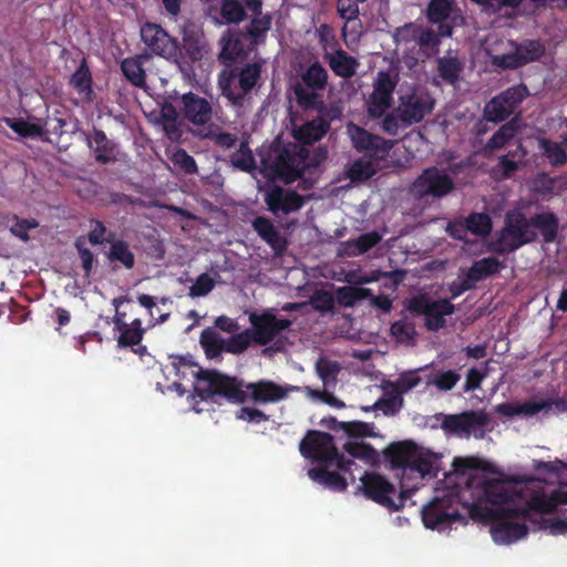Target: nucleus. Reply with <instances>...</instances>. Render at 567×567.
Instances as JSON below:
<instances>
[{
	"label": "nucleus",
	"instance_id": "obj_1",
	"mask_svg": "<svg viewBox=\"0 0 567 567\" xmlns=\"http://www.w3.org/2000/svg\"><path fill=\"white\" fill-rule=\"evenodd\" d=\"M514 482L512 478L484 481L478 497L471 504H464L468 516L475 522L489 524L492 538L499 545H507L525 537L528 524L535 529L548 528L553 535L567 534V518L540 517L530 507V498L523 507L507 505L522 496Z\"/></svg>",
	"mask_w": 567,
	"mask_h": 567
},
{
	"label": "nucleus",
	"instance_id": "obj_2",
	"mask_svg": "<svg viewBox=\"0 0 567 567\" xmlns=\"http://www.w3.org/2000/svg\"><path fill=\"white\" fill-rule=\"evenodd\" d=\"M478 467L480 461L476 457L456 456L453 458L451 468L443 471V478L450 481L451 487L442 496H436L427 503V529L444 527L455 522H466L460 508L465 509L464 504L468 503L462 501L461 491L453 477L457 478Z\"/></svg>",
	"mask_w": 567,
	"mask_h": 567
},
{
	"label": "nucleus",
	"instance_id": "obj_3",
	"mask_svg": "<svg viewBox=\"0 0 567 567\" xmlns=\"http://www.w3.org/2000/svg\"><path fill=\"white\" fill-rule=\"evenodd\" d=\"M258 155L265 175L290 184L302 177L310 152L300 144L275 140L270 145L262 146Z\"/></svg>",
	"mask_w": 567,
	"mask_h": 567
},
{
	"label": "nucleus",
	"instance_id": "obj_4",
	"mask_svg": "<svg viewBox=\"0 0 567 567\" xmlns=\"http://www.w3.org/2000/svg\"><path fill=\"white\" fill-rule=\"evenodd\" d=\"M384 466L395 472L400 485L408 487L413 495L419 483L425 477V453L411 440L390 443L383 450Z\"/></svg>",
	"mask_w": 567,
	"mask_h": 567
},
{
	"label": "nucleus",
	"instance_id": "obj_5",
	"mask_svg": "<svg viewBox=\"0 0 567 567\" xmlns=\"http://www.w3.org/2000/svg\"><path fill=\"white\" fill-rule=\"evenodd\" d=\"M264 61L225 63L218 74V87L234 106H243L246 96L261 79Z\"/></svg>",
	"mask_w": 567,
	"mask_h": 567
},
{
	"label": "nucleus",
	"instance_id": "obj_6",
	"mask_svg": "<svg viewBox=\"0 0 567 567\" xmlns=\"http://www.w3.org/2000/svg\"><path fill=\"white\" fill-rule=\"evenodd\" d=\"M329 74L319 60L312 61L301 73L300 81L292 86L297 105L305 112L326 110L322 92L328 86Z\"/></svg>",
	"mask_w": 567,
	"mask_h": 567
},
{
	"label": "nucleus",
	"instance_id": "obj_7",
	"mask_svg": "<svg viewBox=\"0 0 567 567\" xmlns=\"http://www.w3.org/2000/svg\"><path fill=\"white\" fill-rule=\"evenodd\" d=\"M528 217L519 208L509 209L504 217V225L489 250L496 254L514 252L520 247L537 240L538 234L530 229Z\"/></svg>",
	"mask_w": 567,
	"mask_h": 567
},
{
	"label": "nucleus",
	"instance_id": "obj_8",
	"mask_svg": "<svg viewBox=\"0 0 567 567\" xmlns=\"http://www.w3.org/2000/svg\"><path fill=\"white\" fill-rule=\"evenodd\" d=\"M299 450L301 455L306 458H311L326 465H334L344 473H349L351 482H354L355 478L351 470L355 463L353 460L346 458L339 453L331 434L309 430L306 436L300 441Z\"/></svg>",
	"mask_w": 567,
	"mask_h": 567
},
{
	"label": "nucleus",
	"instance_id": "obj_9",
	"mask_svg": "<svg viewBox=\"0 0 567 567\" xmlns=\"http://www.w3.org/2000/svg\"><path fill=\"white\" fill-rule=\"evenodd\" d=\"M361 484L358 491L362 492L365 498L389 509L399 511L405 502L411 498L412 494L408 487L400 485V494L396 499L392 496L395 494L394 485L382 474L378 472H364L360 477Z\"/></svg>",
	"mask_w": 567,
	"mask_h": 567
},
{
	"label": "nucleus",
	"instance_id": "obj_10",
	"mask_svg": "<svg viewBox=\"0 0 567 567\" xmlns=\"http://www.w3.org/2000/svg\"><path fill=\"white\" fill-rule=\"evenodd\" d=\"M198 380L204 382V386H198L197 391L202 399H212L215 395L225 398L230 403L241 404L247 401V390L243 381L237 378L224 375L217 371H200Z\"/></svg>",
	"mask_w": 567,
	"mask_h": 567
},
{
	"label": "nucleus",
	"instance_id": "obj_11",
	"mask_svg": "<svg viewBox=\"0 0 567 567\" xmlns=\"http://www.w3.org/2000/svg\"><path fill=\"white\" fill-rule=\"evenodd\" d=\"M453 3V0H431L427 3V56L429 51H434L439 45L440 38L452 35L453 25L450 17Z\"/></svg>",
	"mask_w": 567,
	"mask_h": 567
},
{
	"label": "nucleus",
	"instance_id": "obj_12",
	"mask_svg": "<svg viewBox=\"0 0 567 567\" xmlns=\"http://www.w3.org/2000/svg\"><path fill=\"white\" fill-rule=\"evenodd\" d=\"M528 95L524 84L513 85L492 97L484 107V118L487 122L499 123L507 120Z\"/></svg>",
	"mask_w": 567,
	"mask_h": 567
},
{
	"label": "nucleus",
	"instance_id": "obj_13",
	"mask_svg": "<svg viewBox=\"0 0 567 567\" xmlns=\"http://www.w3.org/2000/svg\"><path fill=\"white\" fill-rule=\"evenodd\" d=\"M398 84V73L379 71L373 81V91L367 100L368 114L372 118H380L392 106L393 92Z\"/></svg>",
	"mask_w": 567,
	"mask_h": 567
},
{
	"label": "nucleus",
	"instance_id": "obj_14",
	"mask_svg": "<svg viewBox=\"0 0 567 567\" xmlns=\"http://www.w3.org/2000/svg\"><path fill=\"white\" fill-rule=\"evenodd\" d=\"M141 39L152 54L165 60H175L181 54L177 39L157 23H144L141 27Z\"/></svg>",
	"mask_w": 567,
	"mask_h": 567
},
{
	"label": "nucleus",
	"instance_id": "obj_15",
	"mask_svg": "<svg viewBox=\"0 0 567 567\" xmlns=\"http://www.w3.org/2000/svg\"><path fill=\"white\" fill-rule=\"evenodd\" d=\"M251 328H248L252 337L254 343L266 346L270 343L280 332L287 330L291 326V321L286 318H277L270 311L262 313L251 312L249 315Z\"/></svg>",
	"mask_w": 567,
	"mask_h": 567
},
{
	"label": "nucleus",
	"instance_id": "obj_16",
	"mask_svg": "<svg viewBox=\"0 0 567 567\" xmlns=\"http://www.w3.org/2000/svg\"><path fill=\"white\" fill-rule=\"evenodd\" d=\"M489 421L491 417L484 410H470L458 414L443 415L442 429L446 433L468 437L477 430H484Z\"/></svg>",
	"mask_w": 567,
	"mask_h": 567
},
{
	"label": "nucleus",
	"instance_id": "obj_17",
	"mask_svg": "<svg viewBox=\"0 0 567 567\" xmlns=\"http://www.w3.org/2000/svg\"><path fill=\"white\" fill-rule=\"evenodd\" d=\"M394 39L398 44H404L406 50L414 51L417 48V56L406 54L404 56L405 65L412 70L424 63L425 55V29L414 23H406L398 28L394 32ZM423 65H421V69Z\"/></svg>",
	"mask_w": 567,
	"mask_h": 567
},
{
	"label": "nucleus",
	"instance_id": "obj_18",
	"mask_svg": "<svg viewBox=\"0 0 567 567\" xmlns=\"http://www.w3.org/2000/svg\"><path fill=\"white\" fill-rule=\"evenodd\" d=\"M247 400L256 404L278 403L285 400L290 392L299 391V386L280 385L271 380H259L245 385Z\"/></svg>",
	"mask_w": 567,
	"mask_h": 567
},
{
	"label": "nucleus",
	"instance_id": "obj_19",
	"mask_svg": "<svg viewBox=\"0 0 567 567\" xmlns=\"http://www.w3.org/2000/svg\"><path fill=\"white\" fill-rule=\"evenodd\" d=\"M353 147L373 159H383L392 147L384 138L373 135L367 130L352 125L349 128Z\"/></svg>",
	"mask_w": 567,
	"mask_h": 567
},
{
	"label": "nucleus",
	"instance_id": "obj_20",
	"mask_svg": "<svg viewBox=\"0 0 567 567\" xmlns=\"http://www.w3.org/2000/svg\"><path fill=\"white\" fill-rule=\"evenodd\" d=\"M265 203L268 209L277 215L298 212L305 205V198L296 190L272 186L265 193Z\"/></svg>",
	"mask_w": 567,
	"mask_h": 567
},
{
	"label": "nucleus",
	"instance_id": "obj_21",
	"mask_svg": "<svg viewBox=\"0 0 567 567\" xmlns=\"http://www.w3.org/2000/svg\"><path fill=\"white\" fill-rule=\"evenodd\" d=\"M179 105L184 118L194 125L204 126L212 121L213 107L205 97L187 92L181 96Z\"/></svg>",
	"mask_w": 567,
	"mask_h": 567
},
{
	"label": "nucleus",
	"instance_id": "obj_22",
	"mask_svg": "<svg viewBox=\"0 0 567 567\" xmlns=\"http://www.w3.org/2000/svg\"><path fill=\"white\" fill-rule=\"evenodd\" d=\"M322 58L333 74L342 79H351L359 68V61L341 47H338L333 52L326 51Z\"/></svg>",
	"mask_w": 567,
	"mask_h": 567
},
{
	"label": "nucleus",
	"instance_id": "obj_23",
	"mask_svg": "<svg viewBox=\"0 0 567 567\" xmlns=\"http://www.w3.org/2000/svg\"><path fill=\"white\" fill-rule=\"evenodd\" d=\"M330 130V122L322 115L295 127L292 131L293 137L300 145L307 147L320 141Z\"/></svg>",
	"mask_w": 567,
	"mask_h": 567
},
{
	"label": "nucleus",
	"instance_id": "obj_24",
	"mask_svg": "<svg viewBox=\"0 0 567 567\" xmlns=\"http://www.w3.org/2000/svg\"><path fill=\"white\" fill-rule=\"evenodd\" d=\"M530 229L539 234L546 244H551L556 240L559 231V218L554 212L545 210L536 213L528 219Z\"/></svg>",
	"mask_w": 567,
	"mask_h": 567
},
{
	"label": "nucleus",
	"instance_id": "obj_25",
	"mask_svg": "<svg viewBox=\"0 0 567 567\" xmlns=\"http://www.w3.org/2000/svg\"><path fill=\"white\" fill-rule=\"evenodd\" d=\"M150 60V54L142 53L125 58L121 61L120 68L125 80L135 87L146 86V71L144 63Z\"/></svg>",
	"mask_w": 567,
	"mask_h": 567
},
{
	"label": "nucleus",
	"instance_id": "obj_26",
	"mask_svg": "<svg viewBox=\"0 0 567 567\" xmlns=\"http://www.w3.org/2000/svg\"><path fill=\"white\" fill-rule=\"evenodd\" d=\"M87 145L94 152L95 161L100 164H110L117 159L116 144L102 130H93L92 136L87 137Z\"/></svg>",
	"mask_w": 567,
	"mask_h": 567
},
{
	"label": "nucleus",
	"instance_id": "obj_27",
	"mask_svg": "<svg viewBox=\"0 0 567 567\" xmlns=\"http://www.w3.org/2000/svg\"><path fill=\"white\" fill-rule=\"evenodd\" d=\"M251 226L257 235L269 245L274 251L279 255L282 254L287 247V241L284 237H281L280 233L275 227L274 223L265 217L257 216Z\"/></svg>",
	"mask_w": 567,
	"mask_h": 567
},
{
	"label": "nucleus",
	"instance_id": "obj_28",
	"mask_svg": "<svg viewBox=\"0 0 567 567\" xmlns=\"http://www.w3.org/2000/svg\"><path fill=\"white\" fill-rule=\"evenodd\" d=\"M145 333L141 319H134L128 324H122L117 343L123 348H132L134 353L143 355L146 353V347L141 344Z\"/></svg>",
	"mask_w": 567,
	"mask_h": 567
},
{
	"label": "nucleus",
	"instance_id": "obj_29",
	"mask_svg": "<svg viewBox=\"0 0 567 567\" xmlns=\"http://www.w3.org/2000/svg\"><path fill=\"white\" fill-rule=\"evenodd\" d=\"M567 504V489H557L546 494H535L530 497V507L539 514L540 517L545 514H551L558 511L559 505Z\"/></svg>",
	"mask_w": 567,
	"mask_h": 567
},
{
	"label": "nucleus",
	"instance_id": "obj_30",
	"mask_svg": "<svg viewBox=\"0 0 567 567\" xmlns=\"http://www.w3.org/2000/svg\"><path fill=\"white\" fill-rule=\"evenodd\" d=\"M518 125L516 120L503 124L486 142L482 150L485 157L491 156L495 151L504 148L517 135Z\"/></svg>",
	"mask_w": 567,
	"mask_h": 567
},
{
	"label": "nucleus",
	"instance_id": "obj_31",
	"mask_svg": "<svg viewBox=\"0 0 567 567\" xmlns=\"http://www.w3.org/2000/svg\"><path fill=\"white\" fill-rule=\"evenodd\" d=\"M398 112L402 113V122L412 125L420 122L425 115V102L414 93L402 95Z\"/></svg>",
	"mask_w": 567,
	"mask_h": 567
},
{
	"label": "nucleus",
	"instance_id": "obj_32",
	"mask_svg": "<svg viewBox=\"0 0 567 567\" xmlns=\"http://www.w3.org/2000/svg\"><path fill=\"white\" fill-rule=\"evenodd\" d=\"M454 310V305L447 299L427 300V330H439L445 327V316L452 315Z\"/></svg>",
	"mask_w": 567,
	"mask_h": 567
},
{
	"label": "nucleus",
	"instance_id": "obj_33",
	"mask_svg": "<svg viewBox=\"0 0 567 567\" xmlns=\"http://www.w3.org/2000/svg\"><path fill=\"white\" fill-rule=\"evenodd\" d=\"M328 465L321 467H313L308 471V475L315 482L322 484L323 486L336 491L343 492L347 489V478L337 472H331L327 468Z\"/></svg>",
	"mask_w": 567,
	"mask_h": 567
},
{
	"label": "nucleus",
	"instance_id": "obj_34",
	"mask_svg": "<svg viewBox=\"0 0 567 567\" xmlns=\"http://www.w3.org/2000/svg\"><path fill=\"white\" fill-rule=\"evenodd\" d=\"M367 156H362L353 161L346 171V176L352 183H361L370 179L377 174V162Z\"/></svg>",
	"mask_w": 567,
	"mask_h": 567
},
{
	"label": "nucleus",
	"instance_id": "obj_35",
	"mask_svg": "<svg viewBox=\"0 0 567 567\" xmlns=\"http://www.w3.org/2000/svg\"><path fill=\"white\" fill-rule=\"evenodd\" d=\"M503 268V262H501L497 258L485 257L480 260H475L467 270L466 275L468 279L475 284L498 274Z\"/></svg>",
	"mask_w": 567,
	"mask_h": 567
},
{
	"label": "nucleus",
	"instance_id": "obj_36",
	"mask_svg": "<svg viewBox=\"0 0 567 567\" xmlns=\"http://www.w3.org/2000/svg\"><path fill=\"white\" fill-rule=\"evenodd\" d=\"M204 35L197 31H185L183 35V49L192 63L198 62L206 53Z\"/></svg>",
	"mask_w": 567,
	"mask_h": 567
},
{
	"label": "nucleus",
	"instance_id": "obj_37",
	"mask_svg": "<svg viewBox=\"0 0 567 567\" xmlns=\"http://www.w3.org/2000/svg\"><path fill=\"white\" fill-rule=\"evenodd\" d=\"M247 56L248 52L244 40L239 35L227 39L219 53V60L223 64L244 62Z\"/></svg>",
	"mask_w": 567,
	"mask_h": 567
},
{
	"label": "nucleus",
	"instance_id": "obj_38",
	"mask_svg": "<svg viewBox=\"0 0 567 567\" xmlns=\"http://www.w3.org/2000/svg\"><path fill=\"white\" fill-rule=\"evenodd\" d=\"M271 16L266 13L252 17L249 24L246 25V34L249 37L252 47L265 42L267 32L271 28Z\"/></svg>",
	"mask_w": 567,
	"mask_h": 567
},
{
	"label": "nucleus",
	"instance_id": "obj_39",
	"mask_svg": "<svg viewBox=\"0 0 567 567\" xmlns=\"http://www.w3.org/2000/svg\"><path fill=\"white\" fill-rule=\"evenodd\" d=\"M454 188L452 178L441 174L436 168H427V195L442 197Z\"/></svg>",
	"mask_w": 567,
	"mask_h": 567
},
{
	"label": "nucleus",
	"instance_id": "obj_40",
	"mask_svg": "<svg viewBox=\"0 0 567 567\" xmlns=\"http://www.w3.org/2000/svg\"><path fill=\"white\" fill-rule=\"evenodd\" d=\"M199 343L209 359L220 357L225 349V339L214 328L200 332Z\"/></svg>",
	"mask_w": 567,
	"mask_h": 567
},
{
	"label": "nucleus",
	"instance_id": "obj_41",
	"mask_svg": "<svg viewBox=\"0 0 567 567\" xmlns=\"http://www.w3.org/2000/svg\"><path fill=\"white\" fill-rule=\"evenodd\" d=\"M328 427L333 431L342 430L352 437L373 436L370 424L361 421L340 422L336 417H330Z\"/></svg>",
	"mask_w": 567,
	"mask_h": 567
},
{
	"label": "nucleus",
	"instance_id": "obj_42",
	"mask_svg": "<svg viewBox=\"0 0 567 567\" xmlns=\"http://www.w3.org/2000/svg\"><path fill=\"white\" fill-rule=\"evenodd\" d=\"M110 250L107 252V259L111 262H120L126 269H132L135 265V256L130 250L128 244L122 239H112Z\"/></svg>",
	"mask_w": 567,
	"mask_h": 567
},
{
	"label": "nucleus",
	"instance_id": "obj_43",
	"mask_svg": "<svg viewBox=\"0 0 567 567\" xmlns=\"http://www.w3.org/2000/svg\"><path fill=\"white\" fill-rule=\"evenodd\" d=\"M371 296V290L363 287L343 286L336 290V300L342 307H353L358 301Z\"/></svg>",
	"mask_w": 567,
	"mask_h": 567
},
{
	"label": "nucleus",
	"instance_id": "obj_44",
	"mask_svg": "<svg viewBox=\"0 0 567 567\" xmlns=\"http://www.w3.org/2000/svg\"><path fill=\"white\" fill-rule=\"evenodd\" d=\"M70 84L76 90L79 94L90 96L93 93L92 74L84 59L75 72L71 75Z\"/></svg>",
	"mask_w": 567,
	"mask_h": 567
},
{
	"label": "nucleus",
	"instance_id": "obj_45",
	"mask_svg": "<svg viewBox=\"0 0 567 567\" xmlns=\"http://www.w3.org/2000/svg\"><path fill=\"white\" fill-rule=\"evenodd\" d=\"M230 163L235 168L250 173L256 168V161L248 142H240L239 148L235 151L230 157Z\"/></svg>",
	"mask_w": 567,
	"mask_h": 567
},
{
	"label": "nucleus",
	"instance_id": "obj_46",
	"mask_svg": "<svg viewBox=\"0 0 567 567\" xmlns=\"http://www.w3.org/2000/svg\"><path fill=\"white\" fill-rule=\"evenodd\" d=\"M539 150L553 166H560L567 162V153L560 143L540 138Z\"/></svg>",
	"mask_w": 567,
	"mask_h": 567
},
{
	"label": "nucleus",
	"instance_id": "obj_47",
	"mask_svg": "<svg viewBox=\"0 0 567 567\" xmlns=\"http://www.w3.org/2000/svg\"><path fill=\"white\" fill-rule=\"evenodd\" d=\"M4 123L21 137H42L44 133L42 126L23 118L6 117Z\"/></svg>",
	"mask_w": 567,
	"mask_h": 567
},
{
	"label": "nucleus",
	"instance_id": "obj_48",
	"mask_svg": "<svg viewBox=\"0 0 567 567\" xmlns=\"http://www.w3.org/2000/svg\"><path fill=\"white\" fill-rule=\"evenodd\" d=\"M439 74L449 84H454L462 71V64L457 58H439L437 59Z\"/></svg>",
	"mask_w": 567,
	"mask_h": 567
},
{
	"label": "nucleus",
	"instance_id": "obj_49",
	"mask_svg": "<svg viewBox=\"0 0 567 567\" xmlns=\"http://www.w3.org/2000/svg\"><path fill=\"white\" fill-rule=\"evenodd\" d=\"M524 65L538 61L545 54V45L539 40H525L517 45Z\"/></svg>",
	"mask_w": 567,
	"mask_h": 567
},
{
	"label": "nucleus",
	"instance_id": "obj_50",
	"mask_svg": "<svg viewBox=\"0 0 567 567\" xmlns=\"http://www.w3.org/2000/svg\"><path fill=\"white\" fill-rule=\"evenodd\" d=\"M254 343L252 337L248 329L243 332L235 333L228 339H225L224 352L240 354L245 352L249 346Z\"/></svg>",
	"mask_w": 567,
	"mask_h": 567
},
{
	"label": "nucleus",
	"instance_id": "obj_51",
	"mask_svg": "<svg viewBox=\"0 0 567 567\" xmlns=\"http://www.w3.org/2000/svg\"><path fill=\"white\" fill-rule=\"evenodd\" d=\"M468 231L477 236H486L492 230V219L485 213H472L465 218Z\"/></svg>",
	"mask_w": 567,
	"mask_h": 567
},
{
	"label": "nucleus",
	"instance_id": "obj_52",
	"mask_svg": "<svg viewBox=\"0 0 567 567\" xmlns=\"http://www.w3.org/2000/svg\"><path fill=\"white\" fill-rule=\"evenodd\" d=\"M391 333L395 340L406 346L414 344L415 340V327L412 322L406 320H399L392 323Z\"/></svg>",
	"mask_w": 567,
	"mask_h": 567
},
{
	"label": "nucleus",
	"instance_id": "obj_53",
	"mask_svg": "<svg viewBox=\"0 0 567 567\" xmlns=\"http://www.w3.org/2000/svg\"><path fill=\"white\" fill-rule=\"evenodd\" d=\"M220 14L228 23H239L247 17L238 0H221Z\"/></svg>",
	"mask_w": 567,
	"mask_h": 567
},
{
	"label": "nucleus",
	"instance_id": "obj_54",
	"mask_svg": "<svg viewBox=\"0 0 567 567\" xmlns=\"http://www.w3.org/2000/svg\"><path fill=\"white\" fill-rule=\"evenodd\" d=\"M461 374L454 370L437 371L427 379V384L435 385L440 391H450L460 381Z\"/></svg>",
	"mask_w": 567,
	"mask_h": 567
},
{
	"label": "nucleus",
	"instance_id": "obj_55",
	"mask_svg": "<svg viewBox=\"0 0 567 567\" xmlns=\"http://www.w3.org/2000/svg\"><path fill=\"white\" fill-rule=\"evenodd\" d=\"M344 451L353 458L373 461L377 456V451L371 444L364 442H347L343 446Z\"/></svg>",
	"mask_w": 567,
	"mask_h": 567
},
{
	"label": "nucleus",
	"instance_id": "obj_56",
	"mask_svg": "<svg viewBox=\"0 0 567 567\" xmlns=\"http://www.w3.org/2000/svg\"><path fill=\"white\" fill-rule=\"evenodd\" d=\"M171 161L174 164V166H176L178 169H181L185 174L197 173L196 161L184 148H177L173 153Z\"/></svg>",
	"mask_w": 567,
	"mask_h": 567
},
{
	"label": "nucleus",
	"instance_id": "obj_57",
	"mask_svg": "<svg viewBox=\"0 0 567 567\" xmlns=\"http://www.w3.org/2000/svg\"><path fill=\"white\" fill-rule=\"evenodd\" d=\"M316 34L323 50V53L326 51L333 52L338 47H340L333 29L329 24H321L319 28H317Z\"/></svg>",
	"mask_w": 567,
	"mask_h": 567
},
{
	"label": "nucleus",
	"instance_id": "obj_58",
	"mask_svg": "<svg viewBox=\"0 0 567 567\" xmlns=\"http://www.w3.org/2000/svg\"><path fill=\"white\" fill-rule=\"evenodd\" d=\"M334 301L332 293L323 289L316 290L310 298L311 306L319 312H331Z\"/></svg>",
	"mask_w": 567,
	"mask_h": 567
},
{
	"label": "nucleus",
	"instance_id": "obj_59",
	"mask_svg": "<svg viewBox=\"0 0 567 567\" xmlns=\"http://www.w3.org/2000/svg\"><path fill=\"white\" fill-rule=\"evenodd\" d=\"M316 370L323 383L334 382L340 372V364L336 361L320 359L316 364Z\"/></svg>",
	"mask_w": 567,
	"mask_h": 567
},
{
	"label": "nucleus",
	"instance_id": "obj_60",
	"mask_svg": "<svg viewBox=\"0 0 567 567\" xmlns=\"http://www.w3.org/2000/svg\"><path fill=\"white\" fill-rule=\"evenodd\" d=\"M215 287L214 280L206 272L199 275L194 285L189 287L188 296L192 298L204 297Z\"/></svg>",
	"mask_w": 567,
	"mask_h": 567
},
{
	"label": "nucleus",
	"instance_id": "obj_61",
	"mask_svg": "<svg viewBox=\"0 0 567 567\" xmlns=\"http://www.w3.org/2000/svg\"><path fill=\"white\" fill-rule=\"evenodd\" d=\"M402 406V398L400 396V393L391 394L389 396L379 399L374 404L373 408L375 410L382 411L385 415H394L400 411Z\"/></svg>",
	"mask_w": 567,
	"mask_h": 567
},
{
	"label": "nucleus",
	"instance_id": "obj_62",
	"mask_svg": "<svg viewBox=\"0 0 567 567\" xmlns=\"http://www.w3.org/2000/svg\"><path fill=\"white\" fill-rule=\"evenodd\" d=\"M354 240L357 246V252L363 255L381 243L382 235L377 230H372L360 235Z\"/></svg>",
	"mask_w": 567,
	"mask_h": 567
},
{
	"label": "nucleus",
	"instance_id": "obj_63",
	"mask_svg": "<svg viewBox=\"0 0 567 567\" xmlns=\"http://www.w3.org/2000/svg\"><path fill=\"white\" fill-rule=\"evenodd\" d=\"M519 168L518 161L511 159L508 156H499L494 173L497 174L502 179L511 178Z\"/></svg>",
	"mask_w": 567,
	"mask_h": 567
},
{
	"label": "nucleus",
	"instance_id": "obj_64",
	"mask_svg": "<svg viewBox=\"0 0 567 567\" xmlns=\"http://www.w3.org/2000/svg\"><path fill=\"white\" fill-rule=\"evenodd\" d=\"M555 179L546 173L536 175L532 182V188L535 194L546 196L553 193Z\"/></svg>",
	"mask_w": 567,
	"mask_h": 567
}]
</instances>
